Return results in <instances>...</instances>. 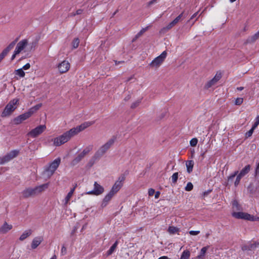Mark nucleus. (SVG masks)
Wrapping results in <instances>:
<instances>
[{
    "label": "nucleus",
    "instance_id": "c756f323",
    "mask_svg": "<svg viewBox=\"0 0 259 259\" xmlns=\"http://www.w3.org/2000/svg\"><path fill=\"white\" fill-rule=\"evenodd\" d=\"M187 170L188 173L192 171L194 162L192 160L188 161L186 163Z\"/></svg>",
    "mask_w": 259,
    "mask_h": 259
},
{
    "label": "nucleus",
    "instance_id": "412c9836",
    "mask_svg": "<svg viewBox=\"0 0 259 259\" xmlns=\"http://www.w3.org/2000/svg\"><path fill=\"white\" fill-rule=\"evenodd\" d=\"M75 187L71 189L70 191L68 192L66 197L65 198L63 202L65 205H67L69 203V201L71 198L72 197L74 192L75 191Z\"/></svg>",
    "mask_w": 259,
    "mask_h": 259
},
{
    "label": "nucleus",
    "instance_id": "bb28decb",
    "mask_svg": "<svg viewBox=\"0 0 259 259\" xmlns=\"http://www.w3.org/2000/svg\"><path fill=\"white\" fill-rule=\"evenodd\" d=\"M15 77L18 79V77L20 78L24 77L25 75V73L24 70L21 68L15 70L14 71Z\"/></svg>",
    "mask_w": 259,
    "mask_h": 259
},
{
    "label": "nucleus",
    "instance_id": "5fc2aeb1",
    "mask_svg": "<svg viewBox=\"0 0 259 259\" xmlns=\"http://www.w3.org/2000/svg\"><path fill=\"white\" fill-rule=\"evenodd\" d=\"M5 163L4 157H0V164H3Z\"/></svg>",
    "mask_w": 259,
    "mask_h": 259
},
{
    "label": "nucleus",
    "instance_id": "ddd939ff",
    "mask_svg": "<svg viewBox=\"0 0 259 259\" xmlns=\"http://www.w3.org/2000/svg\"><path fill=\"white\" fill-rule=\"evenodd\" d=\"M232 216L237 219H241L246 220H252L251 215L243 212H234Z\"/></svg>",
    "mask_w": 259,
    "mask_h": 259
},
{
    "label": "nucleus",
    "instance_id": "72a5a7b5",
    "mask_svg": "<svg viewBox=\"0 0 259 259\" xmlns=\"http://www.w3.org/2000/svg\"><path fill=\"white\" fill-rule=\"evenodd\" d=\"M79 40L78 38H75L72 42V47L74 49H76L78 47V45H79Z\"/></svg>",
    "mask_w": 259,
    "mask_h": 259
},
{
    "label": "nucleus",
    "instance_id": "8fccbe9b",
    "mask_svg": "<svg viewBox=\"0 0 259 259\" xmlns=\"http://www.w3.org/2000/svg\"><path fill=\"white\" fill-rule=\"evenodd\" d=\"M189 233L191 235H197L200 233V231H190L189 232Z\"/></svg>",
    "mask_w": 259,
    "mask_h": 259
},
{
    "label": "nucleus",
    "instance_id": "9d476101",
    "mask_svg": "<svg viewBox=\"0 0 259 259\" xmlns=\"http://www.w3.org/2000/svg\"><path fill=\"white\" fill-rule=\"evenodd\" d=\"M125 177L124 175H121L115 181L111 189L118 192L123 186Z\"/></svg>",
    "mask_w": 259,
    "mask_h": 259
},
{
    "label": "nucleus",
    "instance_id": "13d9d810",
    "mask_svg": "<svg viewBox=\"0 0 259 259\" xmlns=\"http://www.w3.org/2000/svg\"><path fill=\"white\" fill-rule=\"evenodd\" d=\"M82 13V10H78L76 11V13L74 14V15H79L81 13Z\"/></svg>",
    "mask_w": 259,
    "mask_h": 259
},
{
    "label": "nucleus",
    "instance_id": "37998d69",
    "mask_svg": "<svg viewBox=\"0 0 259 259\" xmlns=\"http://www.w3.org/2000/svg\"><path fill=\"white\" fill-rule=\"evenodd\" d=\"M13 121L15 124H19L21 122H22V121L21 120L19 116L14 118Z\"/></svg>",
    "mask_w": 259,
    "mask_h": 259
},
{
    "label": "nucleus",
    "instance_id": "f257e3e1",
    "mask_svg": "<svg viewBox=\"0 0 259 259\" xmlns=\"http://www.w3.org/2000/svg\"><path fill=\"white\" fill-rule=\"evenodd\" d=\"M94 124V121H86L75 127L71 128L70 130L65 132L62 135L54 138L53 140V145L55 146H60L66 142L73 136L77 135L80 132L90 127Z\"/></svg>",
    "mask_w": 259,
    "mask_h": 259
},
{
    "label": "nucleus",
    "instance_id": "864d4df0",
    "mask_svg": "<svg viewBox=\"0 0 259 259\" xmlns=\"http://www.w3.org/2000/svg\"><path fill=\"white\" fill-rule=\"evenodd\" d=\"M157 0H152L148 3V6H151L154 4H155Z\"/></svg>",
    "mask_w": 259,
    "mask_h": 259
},
{
    "label": "nucleus",
    "instance_id": "dca6fc26",
    "mask_svg": "<svg viewBox=\"0 0 259 259\" xmlns=\"http://www.w3.org/2000/svg\"><path fill=\"white\" fill-rule=\"evenodd\" d=\"M183 13L179 15L177 17H176L171 22L168 24L166 27H164L162 29V30H167L171 29L181 19L182 17Z\"/></svg>",
    "mask_w": 259,
    "mask_h": 259
},
{
    "label": "nucleus",
    "instance_id": "6e6552de",
    "mask_svg": "<svg viewBox=\"0 0 259 259\" xmlns=\"http://www.w3.org/2000/svg\"><path fill=\"white\" fill-rule=\"evenodd\" d=\"M41 107V104H38L31 108L28 111L20 115L19 117L22 122L30 117L34 113L36 112Z\"/></svg>",
    "mask_w": 259,
    "mask_h": 259
},
{
    "label": "nucleus",
    "instance_id": "f3484780",
    "mask_svg": "<svg viewBox=\"0 0 259 259\" xmlns=\"http://www.w3.org/2000/svg\"><path fill=\"white\" fill-rule=\"evenodd\" d=\"M43 241V238L41 236H37L33 238L32 241L31 247L32 249L37 248Z\"/></svg>",
    "mask_w": 259,
    "mask_h": 259
},
{
    "label": "nucleus",
    "instance_id": "e433bc0d",
    "mask_svg": "<svg viewBox=\"0 0 259 259\" xmlns=\"http://www.w3.org/2000/svg\"><path fill=\"white\" fill-rule=\"evenodd\" d=\"M148 29V27L142 28L139 32L137 33L136 35V37L138 38L141 36L145 31H146Z\"/></svg>",
    "mask_w": 259,
    "mask_h": 259
},
{
    "label": "nucleus",
    "instance_id": "bf43d9fd",
    "mask_svg": "<svg viewBox=\"0 0 259 259\" xmlns=\"http://www.w3.org/2000/svg\"><path fill=\"white\" fill-rule=\"evenodd\" d=\"M197 14H198V12H196V13H194V14L191 16V19H194V18H195V17L197 16Z\"/></svg>",
    "mask_w": 259,
    "mask_h": 259
},
{
    "label": "nucleus",
    "instance_id": "6e6d98bb",
    "mask_svg": "<svg viewBox=\"0 0 259 259\" xmlns=\"http://www.w3.org/2000/svg\"><path fill=\"white\" fill-rule=\"evenodd\" d=\"M154 194H155V198L156 199L158 198L160 196V192L159 191H157Z\"/></svg>",
    "mask_w": 259,
    "mask_h": 259
},
{
    "label": "nucleus",
    "instance_id": "4c0bfd02",
    "mask_svg": "<svg viewBox=\"0 0 259 259\" xmlns=\"http://www.w3.org/2000/svg\"><path fill=\"white\" fill-rule=\"evenodd\" d=\"M198 143V140L196 138H193L190 141V144L191 146H195Z\"/></svg>",
    "mask_w": 259,
    "mask_h": 259
},
{
    "label": "nucleus",
    "instance_id": "cd10ccee",
    "mask_svg": "<svg viewBox=\"0 0 259 259\" xmlns=\"http://www.w3.org/2000/svg\"><path fill=\"white\" fill-rule=\"evenodd\" d=\"M250 168L251 167L250 165H247L240 171L239 173H238V174L242 177H243L249 172Z\"/></svg>",
    "mask_w": 259,
    "mask_h": 259
},
{
    "label": "nucleus",
    "instance_id": "c9c22d12",
    "mask_svg": "<svg viewBox=\"0 0 259 259\" xmlns=\"http://www.w3.org/2000/svg\"><path fill=\"white\" fill-rule=\"evenodd\" d=\"M193 188V184L191 182H189L187 183L185 187V190L187 191H190L192 190Z\"/></svg>",
    "mask_w": 259,
    "mask_h": 259
},
{
    "label": "nucleus",
    "instance_id": "2f4dec72",
    "mask_svg": "<svg viewBox=\"0 0 259 259\" xmlns=\"http://www.w3.org/2000/svg\"><path fill=\"white\" fill-rule=\"evenodd\" d=\"M118 242L116 241L112 246L110 248V249L107 251V254L111 255L116 249L117 246L118 245Z\"/></svg>",
    "mask_w": 259,
    "mask_h": 259
},
{
    "label": "nucleus",
    "instance_id": "423d86ee",
    "mask_svg": "<svg viewBox=\"0 0 259 259\" xmlns=\"http://www.w3.org/2000/svg\"><path fill=\"white\" fill-rule=\"evenodd\" d=\"M61 162L60 158H57L52 161L46 169V175L50 177L54 173Z\"/></svg>",
    "mask_w": 259,
    "mask_h": 259
},
{
    "label": "nucleus",
    "instance_id": "1a4fd4ad",
    "mask_svg": "<svg viewBox=\"0 0 259 259\" xmlns=\"http://www.w3.org/2000/svg\"><path fill=\"white\" fill-rule=\"evenodd\" d=\"M46 129L45 125H40L35 128L31 130L28 134L27 136L31 138H36L41 134H42Z\"/></svg>",
    "mask_w": 259,
    "mask_h": 259
},
{
    "label": "nucleus",
    "instance_id": "680f3d73",
    "mask_svg": "<svg viewBox=\"0 0 259 259\" xmlns=\"http://www.w3.org/2000/svg\"><path fill=\"white\" fill-rule=\"evenodd\" d=\"M243 89H244L243 87H238L237 88V90L240 91L243 90Z\"/></svg>",
    "mask_w": 259,
    "mask_h": 259
},
{
    "label": "nucleus",
    "instance_id": "f03ea898",
    "mask_svg": "<svg viewBox=\"0 0 259 259\" xmlns=\"http://www.w3.org/2000/svg\"><path fill=\"white\" fill-rule=\"evenodd\" d=\"M36 45V41L29 42L27 39L21 40L17 44L11 60H14L20 54L24 55V58L29 57L31 52L35 50Z\"/></svg>",
    "mask_w": 259,
    "mask_h": 259
},
{
    "label": "nucleus",
    "instance_id": "f8f14e48",
    "mask_svg": "<svg viewBox=\"0 0 259 259\" xmlns=\"http://www.w3.org/2000/svg\"><path fill=\"white\" fill-rule=\"evenodd\" d=\"M222 77L221 72H217L212 79L208 81L205 85V88L208 89L214 85Z\"/></svg>",
    "mask_w": 259,
    "mask_h": 259
},
{
    "label": "nucleus",
    "instance_id": "39448f33",
    "mask_svg": "<svg viewBox=\"0 0 259 259\" xmlns=\"http://www.w3.org/2000/svg\"><path fill=\"white\" fill-rule=\"evenodd\" d=\"M167 56L166 51H163L159 56L154 58L149 64V66L152 68L157 69L163 63Z\"/></svg>",
    "mask_w": 259,
    "mask_h": 259
},
{
    "label": "nucleus",
    "instance_id": "6ab92c4d",
    "mask_svg": "<svg viewBox=\"0 0 259 259\" xmlns=\"http://www.w3.org/2000/svg\"><path fill=\"white\" fill-rule=\"evenodd\" d=\"M236 176H237V177H236V180L234 182V185L235 186H237L239 185V184L240 183V180L242 178L240 175H239L238 174V171H235L232 175L228 177V181H229L233 180V179Z\"/></svg>",
    "mask_w": 259,
    "mask_h": 259
},
{
    "label": "nucleus",
    "instance_id": "052dcab7",
    "mask_svg": "<svg viewBox=\"0 0 259 259\" xmlns=\"http://www.w3.org/2000/svg\"><path fill=\"white\" fill-rule=\"evenodd\" d=\"M158 259H170L167 256H162L158 258Z\"/></svg>",
    "mask_w": 259,
    "mask_h": 259
},
{
    "label": "nucleus",
    "instance_id": "a211bd4d",
    "mask_svg": "<svg viewBox=\"0 0 259 259\" xmlns=\"http://www.w3.org/2000/svg\"><path fill=\"white\" fill-rule=\"evenodd\" d=\"M13 228L11 224H9L7 222H5L0 227V233L6 234Z\"/></svg>",
    "mask_w": 259,
    "mask_h": 259
},
{
    "label": "nucleus",
    "instance_id": "7ed1b4c3",
    "mask_svg": "<svg viewBox=\"0 0 259 259\" xmlns=\"http://www.w3.org/2000/svg\"><path fill=\"white\" fill-rule=\"evenodd\" d=\"M18 102V99H14L10 101L2 112V116L6 117L10 115L17 108V104Z\"/></svg>",
    "mask_w": 259,
    "mask_h": 259
},
{
    "label": "nucleus",
    "instance_id": "7c9ffc66",
    "mask_svg": "<svg viewBox=\"0 0 259 259\" xmlns=\"http://www.w3.org/2000/svg\"><path fill=\"white\" fill-rule=\"evenodd\" d=\"M190 257V252L188 250H184L180 259H189Z\"/></svg>",
    "mask_w": 259,
    "mask_h": 259
},
{
    "label": "nucleus",
    "instance_id": "79ce46f5",
    "mask_svg": "<svg viewBox=\"0 0 259 259\" xmlns=\"http://www.w3.org/2000/svg\"><path fill=\"white\" fill-rule=\"evenodd\" d=\"M140 102H141V101L140 100L136 101L132 104L131 108H136L140 105Z\"/></svg>",
    "mask_w": 259,
    "mask_h": 259
},
{
    "label": "nucleus",
    "instance_id": "393cba45",
    "mask_svg": "<svg viewBox=\"0 0 259 259\" xmlns=\"http://www.w3.org/2000/svg\"><path fill=\"white\" fill-rule=\"evenodd\" d=\"M112 197H110L108 194H106L105 197H104L102 202L101 203V206L102 207H106L109 202L110 201V200L112 199Z\"/></svg>",
    "mask_w": 259,
    "mask_h": 259
},
{
    "label": "nucleus",
    "instance_id": "aec40b11",
    "mask_svg": "<svg viewBox=\"0 0 259 259\" xmlns=\"http://www.w3.org/2000/svg\"><path fill=\"white\" fill-rule=\"evenodd\" d=\"M48 186H49V184L46 183V184H42V185H39V186H36V187L33 188L34 190V193L35 194V195H37V194L40 193L41 192H43L44 191H45L46 189H47L48 188Z\"/></svg>",
    "mask_w": 259,
    "mask_h": 259
},
{
    "label": "nucleus",
    "instance_id": "9b49d317",
    "mask_svg": "<svg viewBox=\"0 0 259 259\" xmlns=\"http://www.w3.org/2000/svg\"><path fill=\"white\" fill-rule=\"evenodd\" d=\"M17 41V39L11 42L0 54V62L7 55L8 53L13 49Z\"/></svg>",
    "mask_w": 259,
    "mask_h": 259
},
{
    "label": "nucleus",
    "instance_id": "e2e57ef3",
    "mask_svg": "<svg viewBox=\"0 0 259 259\" xmlns=\"http://www.w3.org/2000/svg\"><path fill=\"white\" fill-rule=\"evenodd\" d=\"M56 258H57L56 256L54 255L50 259H56Z\"/></svg>",
    "mask_w": 259,
    "mask_h": 259
},
{
    "label": "nucleus",
    "instance_id": "20e7f679",
    "mask_svg": "<svg viewBox=\"0 0 259 259\" xmlns=\"http://www.w3.org/2000/svg\"><path fill=\"white\" fill-rule=\"evenodd\" d=\"M115 142V138L109 139L105 144L101 146L98 151L95 153V156L99 157L104 155L107 150L113 145Z\"/></svg>",
    "mask_w": 259,
    "mask_h": 259
},
{
    "label": "nucleus",
    "instance_id": "a18cd8bd",
    "mask_svg": "<svg viewBox=\"0 0 259 259\" xmlns=\"http://www.w3.org/2000/svg\"><path fill=\"white\" fill-rule=\"evenodd\" d=\"M255 122L253 125V128H256L259 124V115L255 118Z\"/></svg>",
    "mask_w": 259,
    "mask_h": 259
},
{
    "label": "nucleus",
    "instance_id": "f704fd0d",
    "mask_svg": "<svg viewBox=\"0 0 259 259\" xmlns=\"http://www.w3.org/2000/svg\"><path fill=\"white\" fill-rule=\"evenodd\" d=\"M259 38V31L250 37V41H254Z\"/></svg>",
    "mask_w": 259,
    "mask_h": 259
},
{
    "label": "nucleus",
    "instance_id": "5701e85b",
    "mask_svg": "<svg viewBox=\"0 0 259 259\" xmlns=\"http://www.w3.org/2000/svg\"><path fill=\"white\" fill-rule=\"evenodd\" d=\"M32 233L31 229H28L24 231L19 237V240L22 241L30 236Z\"/></svg>",
    "mask_w": 259,
    "mask_h": 259
},
{
    "label": "nucleus",
    "instance_id": "a878e982",
    "mask_svg": "<svg viewBox=\"0 0 259 259\" xmlns=\"http://www.w3.org/2000/svg\"><path fill=\"white\" fill-rule=\"evenodd\" d=\"M84 157V156L82 155V154L81 152L79 153L72 161L71 165L73 166L75 165L78 162H79Z\"/></svg>",
    "mask_w": 259,
    "mask_h": 259
},
{
    "label": "nucleus",
    "instance_id": "49530a36",
    "mask_svg": "<svg viewBox=\"0 0 259 259\" xmlns=\"http://www.w3.org/2000/svg\"><path fill=\"white\" fill-rule=\"evenodd\" d=\"M117 193V192H116L115 191H114L112 189H111V190L107 193V194H108L110 197L113 198L114 197V196H115Z\"/></svg>",
    "mask_w": 259,
    "mask_h": 259
},
{
    "label": "nucleus",
    "instance_id": "c85d7f7f",
    "mask_svg": "<svg viewBox=\"0 0 259 259\" xmlns=\"http://www.w3.org/2000/svg\"><path fill=\"white\" fill-rule=\"evenodd\" d=\"M93 145H89L87 146L83 150H82L81 153L84 156L87 155H88L90 152H91L93 150Z\"/></svg>",
    "mask_w": 259,
    "mask_h": 259
},
{
    "label": "nucleus",
    "instance_id": "c03bdc74",
    "mask_svg": "<svg viewBox=\"0 0 259 259\" xmlns=\"http://www.w3.org/2000/svg\"><path fill=\"white\" fill-rule=\"evenodd\" d=\"M255 128H253V126L252 125V126L251 128V129H250L248 132H247L246 133V136L247 137H250V136L252 135V133H253V132Z\"/></svg>",
    "mask_w": 259,
    "mask_h": 259
},
{
    "label": "nucleus",
    "instance_id": "2eb2a0df",
    "mask_svg": "<svg viewBox=\"0 0 259 259\" xmlns=\"http://www.w3.org/2000/svg\"><path fill=\"white\" fill-rule=\"evenodd\" d=\"M18 154L19 151L17 150H14L10 151L7 155L3 156L5 163L8 162L14 159L18 155Z\"/></svg>",
    "mask_w": 259,
    "mask_h": 259
},
{
    "label": "nucleus",
    "instance_id": "ea45409f",
    "mask_svg": "<svg viewBox=\"0 0 259 259\" xmlns=\"http://www.w3.org/2000/svg\"><path fill=\"white\" fill-rule=\"evenodd\" d=\"M233 207L234 209H239V205L236 200H234L232 203Z\"/></svg>",
    "mask_w": 259,
    "mask_h": 259
},
{
    "label": "nucleus",
    "instance_id": "0e129e2a",
    "mask_svg": "<svg viewBox=\"0 0 259 259\" xmlns=\"http://www.w3.org/2000/svg\"><path fill=\"white\" fill-rule=\"evenodd\" d=\"M236 1V0H229L230 2V3H233V2H235V1Z\"/></svg>",
    "mask_w": 259,
    "mask_h": 259
},
{
    "label": "nucleus",
    "instance_id": "3c124183",
    "mask_svg": "<svg viewBox=\"0 0 259 259\" xmlns=\"http://www.w3.org/2000/svg\"><path fill=\"white\" fill-rule=\"evenodd\" d=\"M154 193H155L154 189H153L152 188H150V189H149V190H148V195L150 196H151L153 195Z\"/></svg>",
    "mask_w": 259,
    "mask_h": 259
},
{
    "label": "nucleus",
    "instance_id": "a19ab883",
    "mask_svg": "<svg viewBox=\"0 0 259 259\" xmlns=\"http://www.w3.org/2000/svg\"><path fill=\"white\" fill-rule=\"evenodd\" d=\"M243 101V99L242 98H238L236 99L235 104L237 105H241Z\"/></svg>",
    "mask_w": 259,
    "mask_h": 259
},
{
    "label": "nucleus",
    "instance_id": "de8ad7c7",
    "mask_svg": "<svg viewBox=\"0 0 259 259\" xmlns=\"http://www.w3.org/2000/svg\"><path fill=\"white\" fill-rule=\"evenodd\" d=\"M66 253H67V248L64 245H63L61 248V254L62 255H64Z\"/></svg>",
    "mask_w": 259,
    "mask_h": 259
},
{
    "label": "nucleus",
    "instance_id": "4468645a",
    "mask_svg": "<svg viewBox=\"0 0 259 259\" xmlns=\"http://www.w3.org/2000/svg\"><path fill=\"white\" fill-rule=\"evenodd\" d=\"M70 64L67 61H63L58 65V70L60 73L66 72L70 68Z\"/></svg>",
    "mask_w": 259,
    "mask_h": 259
},
{
    "label": "nucleus",
    "instance_id": "4d7b16f0",
    "mask_svg": "<svg viewBox=\"0 0 259 259\" xmlns=\"http://www.w3.org/2000/svg\"><path fill=\"white\" fill-rule=\"evenodd\" d=\"M257 174H259V163L257 164V165L255 169V174L257 175Z\"/></svg>",
    "mask_w": 259,
    "mask_h": 259
},
{
    "label": "nucleus",
    "instance_id": "0eeeda50",
    "mask_svg": "<svg viewBox=\"0 0 259 259\" xmlns=\"http://www.w3.org/2000/svg\"><path fill=\"white\" fill-rule=\"evenodd\" d=\"M104 192V188L97 182L94 183V188L92 190L88 191L86 194L99 196Z\"/></svg>",
    "mask_w": 259,
    "mask_h": 259
},
{
    "label": "nucleus",
    "instance_id": "b1692460",
    "mask_svg": "<svg viewBox=\"0 0 259 259\" xmlns=\"http://www.w3.org/2000/svg\"><path fill=\"white\" fill-rule=\"evenodd\" d=\"M209 248V246H205L201 249L199 254L196 256V259H204L205 253Z\"/></svg>",
    "mask_w": 259,
    "mask_h": 259
},
{
    "label": "nucleus",
    "instance_id": "603ef678",
    "mask_svg": "<svg viewBox=\"0 0 259 259\" xmlns=\"http://www.w3.org/2000/svg\"><path fill=\"white\" fill-rule=\"evenodd\" d=\"M251 217L253 218L252 220H249V221H259V217H256L253 216L252 215H251Z\"/></svg>",
    "mask_w": 259,
    "mask_h": 259
},
{
    "label": "nucleus",
    "instance_id": "473e14b6",
    "mask_svg": "<svg viewBox=\"0 0 259 259\" xmlns=\"http://www.w3.org/2000/svg\"><path fill=\"white\" fill-rule=\"evenodd\" d=\"M179 231V229L174 226H169L168 229V232L170 234H174Z\"/></svg>",
    "mask_w": 259,
    "mask_h": 259
},
{
    "label": "nucleus",
    "instance_id": "09e8293b",
    "mask_svg": "<svg viewBox=\"0 0 259 259\" xmlns=\"http://www.w3.org/2000/svg\"><path fill=\"white\" fill-rule=\"evenodd\" d=\"M30 64L28 63L27 64H26L25 65H24L21 68L23 70H28L30 68Z\"/></svg>",
    "mask_w": 259,
    "mask_h": 259
},
{
    "label": "nucleus",
    "instance_id": "4be33fe9",
    "mask_svg": "<svg viewBox=\"0 0 259 259\" xmlns=\"http://www.w3.org/2000/svg\"><path fill=\"white\" fill-rule=\"evenodd\" d=\"M22 194L23 196L25 197H29L35 195V194L34 193V188H29L26 189L23 191Z\"/></svg>",
    "mask_w": 259,
    "mask_h": 259
},
{
    "label": "nucleus",
    "instance_id": "58836bf2",
    "mask_svg": "<svg viewBox=\"0 0 259 259\" xmlns=\"http://www.w3.org/2000/svg\"><path fill=\"white\" fill-rule=\"evenodd\" d=\"M178 178V173L175 172L171 176V180L173 183H176L177 181Z\"/></svg>",
    "mask_w": 259,
    "mask_h": 259
}]
</instances>
